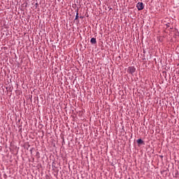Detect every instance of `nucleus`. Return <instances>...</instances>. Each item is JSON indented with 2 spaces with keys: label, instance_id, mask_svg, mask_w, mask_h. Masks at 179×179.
<instances>
[{
  "label": "nucleus",
  "instance_id": "nucleus-1",
  "mask_svg": "<svg viewBox=\"0 0 179 179\" xmlns=\"http://www.w3.org/2000/svg\"><path fill=\"white\" fill-rule=\"evenodd\" d=\"M136 7H137V9H138V10H143V9L145 8V6L143 5V3H142V2H138V3H137Z\"/></svg>",
  "mask_w": 179,
  "mask_h": 179
},
{
  "label": "nucleus",
  "instance_id": "nucleus-2",
  "mask_svg": "<svg viewBox=\"0 0 179 179\" xmlns=\"http://www.w3.org/2000/svg\"><path fill=\"white\" fill-rule=\"evenodd\" d=\"M135 69L134 67L130 66L128 68V71L129 72V73H134L135 72Z\"/></svg>",
  "mask_w": 179,
  "mask_h": 179
},
{
  "label": "nucleus",
  "instance_id": "nucleus-3",
  "mask_svg": "<svg viewBox=\"0 0 179 179\" xmlns=\"http://www.w3.org/2000/svg\"><path fill=\"white\" fill-rule=\"evenodd\" d=\"M90 43H92V44H97V41L96 40V38H91Z\"/></svg>",
  "mask_w": 179,
  "mask_h": 179
},
{
  "label": "nucleus",
  "instance_id": "nucleus-4",
  "mask_svg": "<svg viewBox=\"0 0 179 179\" xmlns=\"http://www.w3.org/2000/svg\"><path fill=\"white\" fill-rule=\"evenodd\" d=\"M137 143L138 144V145H142V143H143V140H142V139H138V140H137Z\"/></svg>",
  "mask_w": 179,
  "mask_h": 179
},
{
  "label": "nucleus",
  "instance_id": "nucleus-5",
  "mask_svg": "<svg viewBox=\"0 0 179 179\" xmlns=\"http://www.w3.org/2000/svg\"><path fill=\"white\" fill-rule=\"evenodd\" d=\"M78 19H79V13H76V20H78Z\"/></svg>",
  "mask_w": 179,
  "mask_h": 179
},
{
  "label": "nucleus",
  "instance_id": "nucleus-6",
  "mask_svg": "<svg viewBox=\"0 0 179 179\" xmlns=\"http://www.w3.org/2000/svg\"><path fill=\"white\" fill-rule=\"evenodd\" d=\"M128 179H131V178H128Z\"/></svg>",
  "mask_w": 179,
  "mask_h": 179
}]
</instances>
